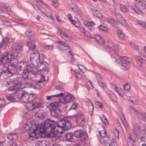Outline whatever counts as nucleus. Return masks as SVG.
I'll list each match as a JSON object with an SVG mask.
<instances>
[{"mask_svg": "<svg viewBox=\"0 0 146 146\" xmlns=\"http://www.w3.org/2000/svg\"><path fill=\"white\" fill-rule=\"evenodd\" d=\"M52 129L50 131V135L48 137H53L54 135L58 133H62L63 129L68 130L72 127L71 123L67 119L60 120L56 123L54 121V124L52 126Z\"/></svg>", "mask_w": 146, "mask_h": 146, "instance_id": "obj_1", "label": "nucleus"}, {"mask_svg": "<svg viewBox=\"0 0 146 146\" xmlns=\"http://www.w3.org/2000/svg\"><path fill=\"white\" fill-rule=\"evenodd\" d=\"M54 124V121L49 119H46L44 123H41V125H38V127H40L38 132V136L42 137L51 136L50 135V131L52 129L53 125Z\"/></svg>", "mask_w": 146, "mask_h": 146, "instance_id": "obj_2", "label": "nucleus"}, {"mask_svg": "<svg viewBox=\"0 0 146 146\" xmlns=\"http://www.w3.org/2000/svg\"><path fill=\"white\" fill-rule=\"evenodd\" d=\"M24 129L25 131H29L28 135L29 137L34 138L35 139L37 137L38 135L39 129L40 127L38 126L33 121L27 122L24 127Z\"/></svg>", "mask_w": 146, "mask_h": 146, "instance_id": "obj_3", "label": "nucleus"}, {"mask_svg": "<svg viewBox=\"0 0 146 146\" xmlns=\"http://www.w3.org/2000/svg\"><path fill=\"white\" fill-rule=\"evenodd\" d=\"M129 109L130 111L134 113L138 119L146 122V112L137 110L131 106H130Z\"/></svg>", "mask_w": 146, "mask_h": 146, "instance_id": "obj_4", "label": "nucleus"}, {"mask_svg": "<svg viewBox=\"0 0 146 146\" xmlns=\"http://www.w3.org/2000/svg\"><path fill=\"white\" fill-rule=\"evenodd\" d=\"M12 84H11L10 86L8 87V90L9 91H13L22 89V83L19 78H17L14 79L12 81Z\"/></svg>", "mask_w": 146, "mask_h": 146, "instance_id": "obj_5", "label": "nucleus"}, {"mask_svg": "<svg viewBox=\"0 0 146 146\" xmlns=\"http://www.w3.org/2000/svg\"><path fill=\"white\" fill-rule=\"evenodd\" d=\"M111 57L115 60L114 61L117 63H119L120 62H125V61H127L128 63L129 62H131V59L130 58L125 56L119 57L115 52H113L112 53Z\"/></svg>", "mask_w": 146, "mask_h": 146, "instance_id": "obj_6", "label": "nucleus"}, {"mask_svg": "<svg viewBox=\"0 0 146 146\" xmlns=\"http://www.w3.org/2000/svg\"><path fill=\"white\" fill-rule=\"evenodd\" d=\"M76 121L77 125L80 127H83L86 123V116L84 114L78 113L75 116Z\"/></svg>", "mask_w": 146, "mask_h": 146, "instance_id": "obj_7", "label": "nucleus"}, {"mask_svg": "<svg viewBox=\"0 0 146 146\" xmlns=\"http://www.w3.org/2000/svg\"><path fill=\"white\" fill-rule=\"evenodd\" d=\"M12 55H13L12 54H9L8 51H6L3 53L1 59V61H3L4 60H5L7 63H9L12 64L14 63V62H17V60L16 59L9 58V55H11V56L12 57Z\"/></svg>", "mask_w": 146, "mask_h": 146, "instance_id": "obj_8", "label": "nucleus"}, {"mask_svg": "<svg viewBox=\"0 0 146 146\" xmlns=\"http://www.w3.org/2000/svg\"><path fill=\"white\" fill-rule=\"evenodd\" d=\"M74 135L77 138H80L82 141H85L87 137L86 134L81 129H79L75 131L74 133Z\"/></svg>", "mask_w": 146, "mask_h": 146, "instance_id": "obj_9", "label": "nucleus"}, {"mask_svg": "<svg viewBox=\"0 0 146 146\" xmlns=\"http://www.w3.org/2000/svg\"><path fill=\"white\" fill-rule=\"evenodd\" d=\"M32 58H31V65L28 66L29 67V69L31 73L33 74H35L37 73L39 71V67L37 66H35L36 65V62H33Z\"/></svg>", "mask_w": 146, "mask_h": 146, "instance_id": "obj_10", "label": "nucleus"}, {"mask_svg": "<svg viewBox=\"0 0 146 146\" xmlns=\"http://www.w3.org/2000/svg\"><path fill=\"white\" fill-rule=\"evenodd\" d=\"M42 106L41 104L39 102H34L27 104V107L29 110H32L35 108H39Z\"/></svg>", "mask_w": 146, "mask_h": 146, "instance_id": "obj_11", "label": "nucleus"}, {"mask_svg": "<svg viewBox=\"0 0 146 146\" xmlns=\"http://www.w3.org/2000/svg\"><path fill=\"white\" fill-rule=\"evenodd\" d=\"M36 65L35 66H38L39 68H40V70H44L48 72V69L47 67L48 66V64L46 62L43 61L41 62L40 61L37 63H36Z\"/></svg>", "mask_w": 146, "mask_h": 146, "instance_id": "obj_12", "label": "nucleus"}, {"mask_svg": "<svg viewBox=\"0 0 146 146\" xmlns=\"http://www.w3.org/2000/svg\"><path fill=\"white\" fill-rule=\"evenodd\" d=\"M132 130L133 132L137 137H139L140 130L139 127L137 123H135L133 124L132 127Z\"/></svg>", "mask_w": 146, "mask_h": 146, "instance_id": "obj_13", "label": "nucleus"}, {"mask_svg": "<svg viewBox=\"0 0 146 146\" xmlns=\"http://www.w3.org/2000/svg\"><path fill=\"white\" fill-rule=\"evenodd\" d=\"M30 57L31 59L32 58L33 62L37 63L40 60V54L38 52H35L32 53Z\"/></svg>", "mask_w": 146, "mask_h": 146, "instance_id": "obj_14", "label": "nucleus"}, {"mask_svg": "<svg viewBox=\"0 0 146 146\" xmlns=\"http://www.w3.org/2000/svg\"><path fill=\"white\" fill-rule=\"evenodd\" d=\"M18 67L19 68V70H23L27 69L28 66H27V63L25 61H22L19 62L17 64Z\"/></svg>", "mask_w": 146, "mask_h": 146, "instance_id": "obj_15", "label": "nucleus"}, {"mask_svg": "<svg viewBox=\"0 0 146 146\" xmlns=\"http://www.w3.org/2000/svg\"><path fill=\"white\" fill-rule=\"evenodd\" d=\"M58 105L57 103L52 102L46 107V109L47 110L51 112L58 109Z\"/></svg>", "mask_w": 146, "mask_h": 146, "instance_id": "obj_16", "label": "nucleus"}, {"mask_svg": "<svg viewBox=\"0 0 146 146\" xmlns=\"http://www.w3.org/2000/svg\"><path fill=\"white\" fill-rule=\"evenodd\" d=\"M9 73L11 74V76L13 74L16 73L19 71L18 68H17L16 66L13 65H8V70Z\"/></svg>", "mask_w": 146, "mask_h": 146, "instance_id": "obj_17", "label": "nucleus"}, {"mask_svg": "<svg viewBox=\"0 0 146 146\" xmlns=\"http://www.w3.org/2000/svg\"><path fill=\"white\" fill-rule=\"evenodd\" d=\"M17 138V136L16 133H9L7 136V141L9 143H11Z\"/></svg>", "mask_w": 146, "mask_h": 146, "instance_id": "obj_18", "label": "nucleus"}, {"mask_svg": "<svg viewBox=\"0 0 146 146\" xmlns=\"http://www.w3.org/2000/svg\"><path fill=\"white\" fill-rule=\"evenodd\" d=\"M73 99V98L71 95L68 94L66 95L65 97L61 98L60 102L62 103H66Z\"/></svg>", "mask_w": 146, "mask_h": 146, "instance_id": "obj_19", "label": "nucleus"}, {"mask_svg": "<svg viewBox=\"0 0 146 146\" xmlns=\"http://www.w3.org/2000/svg\"><path fill=\"white\" fill-rule=\"evenodd\" d=\"M23 72L22 73V77L23 79H26L27 78H29L31 77L30 76L31 74L29 69V67L26 70H22Z\"/></svg>", "mask_w": 146, "mask_h": 146, "instance_id": "obj_20", "label": "nucleus"}, {"mask_svg": "<svg viewBox=\"0 0 146 146\" xmlns=\"http://www.w3.org/2000/svg\"><path fill=\"white\" fill-rule=\"evenodd\" d=\"M24 84L26 87L33 88H36V85L37 84V83L33 80H31L29 82H25Z\"/></svg>", "mask_w": 146, "mask_h": 146, "instance_id": "obj_21", "label": "nucleus"}, {"mask_svg": "<svg viewBox=\"0 0 146 146\" xmlns=\"http://www.w3.org/2000/svg\"><path fill=\"white\" fill-rule=\"evenodd\" d=\"M50 115L52 116L58 118H60L61 115V113L58 109L51 111Z\"/></svg>", "mask_w": 146, "mask_h": 146, "instance_id": "obj_22", "label": "nucleus"}, {"mask_svg": "<svg viewBox=\"0 0 146 146\" xmlns=\"http://www.w3.org/2000/svg\"><path fill=\"white\" fill-rule=\"evenodd\" d=\"M106 46L108 48H111L112 50L113 49L114 50V51H112V52H111V54L113 52H115V51H117L118 50V45H116L114 46L113 43L111 42H109L108 44Z\"/></svg>", "mask_w": 146, "mask_h": 146, "instance_id": "obj_23", "label": "nucleus"}, {"mask_svg": "<svg viewBox=\"0 0 146 146\" xmlns=\"http://www.w3.org/2000/svg\"><path fill=\"white\" fill-rule=\"evenodd\" d=\"M94 38L96 40L97 43L100 45H103L104 43V40L102 37L98 35H96Z\"/></svg>", "mask_w": 146, "mask_h": 146, "instance_id": "obj_24", "label": "nucleus"}, {"mask_svg": "<svg viewBox=\"0 0 146 146\" xmlns=\"http://www.w3.org/2000/svg\"><path fill=\"white\" fill-rule=\"evenodd\" d=\"M35 115L36 117L42 119L44 117L45 114L43 110H40L35 113Z\"/></svg>", "mask_w": 146, "mask_h": 146, "instance_id": "obj_25", "label": "nucleus"}, {"mask_svg": "<svg viewBox=\"0 0 146 146\" xmlns=\"http://www.w3.org/2000/svg\"><path fill=\"white\" fill-rule=\"evenodd\" d=\"M27 45L29 48L30 50H33L35 47V45L31 40L29 39L27 41Z\"/></svg>", "mask_w": 146, "mask_h": 146, "instance_id": "obj_26", "label": "nucleus"}, {"mask_svg": "<svg viewBox=\"0 0 146 146\" xmlns=\"http://www.w3.org/2000/svg\"><path fill=\"white\" fill-rule=\"evenodd\" d=\"M24 94V92L23 90H21V89H20L17 90V91L15 93V94L18 98L21 99Z\"/></svg>", "mask_w": 146, "mask_h": 146, "instance_id": "obj_27", "label": "nucleus"}, {"mask_svg": "<svg viewBox=\"0 0 146 146\" xmlns=\"http://www.w3.org/2000/svg\"><path fill=\"white\" fill-rule=\"evenodd\" d=\"M136 59L138 65L140 66H142L143 65V58L140 55H137L136 56Z\"/></svg>", "mask_w": 146, "mask_h": 146, "instance_id": "obj_28", "label": "nucleus"}, {"mask_svg": "<svg viewBox=\"0 0 146 146\" xmlns=\"http://www.w3.org/2000/svg\"><path fill=\"white\" fill-rule=\"evenodd\" d=\"M130 63L129 62L128 63L127 61H125V62H121V66L124 70H126L129 67Z\"/></svg>", "mask_w": 146, "mask_h": 146, "instance_id": "obj_29", "label": "nucleus"}, {"mask_svg": "<svg viewBox=\"0 0 146 146\" xmlns=\"http://www.w3.org/2000/svg\"><path fill=\"white\" fill-rule=\"evenodd\" d=\"M21 45L17 43H14L11 46L12 49L14 50H16L20 49L22 48Z\"/></svg>", "mask_w": 146, "mask_h": 146, "instance_id": "obj_30", "label": "nucleus"}, {"mask_svg": "<svg viewBox=\"0 0 146 146\" xmlns=\"http://www.w3.org/2000/svg\"><path fill=\"white\" fill-rule=\"evenodd\" d=\"M30 96L29 94L27 93H25L23 94L21 100L23 102H28L29 101Z\"/></svg>", "mask_w": 146, "mask_h": 146, "instance_id": "obj_31", "label": "nucleus"}, {"mask_svg": "<svg viewBox=\"0 0 146 146\" xmlns=\"http://www.w3.org/2000/svg\"><path fill=\"white\" fill-rule=\"evenodd\" d=\"M0 8L5 9L8 11H9L11 10V8L8 6V5L4 3H0Z\"/></svg>", "mask_w": 146, "mask_h": 146, "instance_id": "obj_32", "label": "nucleus"}, {"mask_svg": "<svg viewBox=\"0 0 146 146\" xmlns=\"http://www.w3.org/2000/svg\"><path fill=\"white\" fill-rule=\"evenodd\" d=\"M87 101H88V104L89 110L90 111H91L92 113L94 109V107L93 106V104L90 100L88 99H87Z\"/></svg>", "mask_w": 146, "mask_h": 146, "instance_id": "obj_33", "label": "nucleus"}, {"mask_svg": "<svg viewBox=\"0 0 146 146\" xmlns=\"http://www.w3.org/2000/svg\"><path fill=\"white\" fill-rule=\"evenodd\" d=\"M57 33L58 34L60 35L62 37L63 36L66 38H68L69 37V36H68L66 33L62 31L60 29H59L58 30Z\"/></svg>", "mask_w": 146, "mask_h": 146, "instance_id": "obj_34", "label": "nucleus"}, {"mask_svg": "<svg viewBox=\"0 0 146 146\" xmlns=\"http://www.w3.org/2000/svg\"><path fill=\"white\" fill-rule=\"evenodd\" d=\"M65 140L66 141H70L72 140L73 136L72 133H69L66 134L65 135Z\"/></svg>", "mask_w": 146, "mask_h": 146, "instance_id": "obj_35", "label": "nucleus"}, {"mask_svg": "<svg viewBox=\"0 0 146 146\" xmlns=\"http://www.w3.org/2000/svg\"><path fill=\"white\" fill-rule=\"evenodd\" d=\"M117 33L119 38L121 40H123L125 37L122 31L118 29L117 31Z\"/></svg>", "mask_w": 146, "mask_h": 146, "instance_id": "obj_36", "label": "nucleus"}, {"mask_svg": "<svg viewBox=\"0 0 146 146\" xmlns=\"http://www.w3.org/2000/svg\"><path fill=\"white\" fill-rule=\"evenodd\" d=\"M9 42V39L8 38H4L2 41V43L0 44L1 45V47H6Z\"/></svg>", "mask_w": 146, "mask_h": 146, "instance_id": "obj_37", "label": "nucleus"}, {"mask_svg": "<svg viewBox=\"0 0 146 146\" xmlns=\"http://www.w3.org/2000/svg\"><path fill=\"white\" fill-rule=\"evenodd\" d=\"M10 76H11V74L9 73V72L7 70L3 72L2 76L1 77V78H3L5 79H6Z\"/></svg>", "mask_w": 146, "mask_h": 146, "instance_id": "obj_38", "label": "nucleus"}, {"mask_svg": "<svg viewBox=\"0 0 146 146\" xmlns=\"http://www.w3.org/2000/svg\"><path fill=\"white\" fill-rule=\"evenodd\" d=\"M92 13L94 16L99 19H100L102 17L103 15L100 12L97 10L94 11Z\"/></svg>", "mask_w": 146, "mask_h": 146, "instance_id": "obj_39", "label": "nucleus"}, {"mask_svg": "<svg viewBox=\"0 0 146 146\" xmlns=\"http://www.w3.org/2000/svg\"><path fill=\"white\" fill-rule=\"evenodd\" d=\"M108 21L110 24L115 27H117L118 23L116 20L112 19H109Z\"/></svg>", "mask_w": 146, "mask_h": 146, "instance_id": "obj_40", "label": "nucleus"}, {"mask_svg": "<svg viewBox=\"0 0 146 146\" xmlns=\"http://www.w3.org/2000/svg\"><path fill=\"white\" fill-rule=\"evenodd\" d=\"M6 98L9 102H13L15 101V97L12 95L7 94L6 96Z\"/></svg>", "mask_w": 146, "mask_h": 146, "instance_id": "obj_41", "label": "nucleus"}, {"mask_svg": "<svg viewBox=\"0 0 146 146\" xmlns=\"http://www.w3.org/2000/svg\"><path fill=\"white\" fill-rule=\"evenodd\" d=\"M131 8L137 13L139 14H141L142 13L141 10L139 9L136 6L132 5L131 6Z\"/></svg>", "mask_w": 146, "mask_h": 146, "instance_id": "obj_42", "label": "nucleus"}, {"mask_svg": "<svg viewBox=\"0 0 146 146\" xmlns=\"http://www.w3.org/2000/svg\"><path fill=\"white\" fill-rule=\"evenodd\" d=\"M63 93L61 92L59 94L55 95H54L46 96V98L47 100H49L52 97L62 96H63Z\"/></svg>", "mask_w": 146, "mask_h": 146, "instance_id": "obj_43", "label": "nucleus"}, {"mask_svg": "<svg viewBox=\"0 0 146 146\" xmlns=\"http://www.w3.org/2000/svg\"><path fill=\"white\" fill-rule=\"evenodd\" d=\"M109 96L110 97V99L113 101L116 102L117 101V98L115 95H114L112 93L110 92L109 93Z\"/></svg>", "mask_w": 146, "mask_h": 146, "instance_id": "obj_44", "label": "nucleus"}, {"mask_svg": "<svg viewBox=\"0 0 146 146\" xmlns=\"http://www.w3.org/2000/svg\"><path fill=\"white\" fill-rule=\"evenodd\" d=\"M8 65L6 64H2L0 66V69L4 71L8 70Z\"/></svg>", "mask_w": 146, "mask_h": 146, "instance_id": "obj_45", "label": "nucleus"}, {"mask_svg": "<svg viewBox=\"0 0 146 146\" xmlns=\"http://www.w3.org/2000/svg\"><path fill=\"white\" fill-rule=\"evenodd\" d=\"M67 17L68 18L70 22L73 25H75V27L78 28V27L76 26L75 24L76 23V22L72 19V16L70 14H68L67 15Z\"/></svg>", "mask_w": 146, "mask_h": 146, "instance_id": "obj_46", "label": "nucleus"}, {"mask_svg": "<svg viewBox=\"0 0 146 146\" xmlns=\"http://www.w3.org/2000/svg\"><path fill=\"white\" fill-rule=\"evenodd\" d=\"M85 25L87 26H93L94 25V23L92 21H86L84 22Z\"/></svg>", "mask_w": 146, "mask_h": 146, "instance_id": "obj_47", "label": "nucleus"}, {"mask_svg": "<svg viewBox=\"0 0 146 146\" xmlns=\"http://www.w3.org/2000/svg\"><path fill=\"white\" fill-rule=\"evenodd\" d=\"M101 119L102 122L104 123L105 125L108 124V123L107 119L105 116L103 114L101 115Z\"/></svg>", "mask_w": 146, "mask_h": 146, "instance_id": "obj_48", "label": "nucleus"}, {"mask_svg": "<svg viewBox=\"0 0 146 146\" xmlns=\"http://www.w3.org/2000/svg\"><path fill=\"white\" fill-rule=\"evenodd\" d=\"M0 15L5 17H9V15L6 12L1 11H0Z\"/></svg>", "mask_w": 146, "mask_h": 146, "instance_id": "obj_49", "label": "nucleus"}, {"mask_svg": "<svg viewBox=\"0 0 146 146\" xmlns=\"http://www.w3.org/2000/svg\"><path fill=\"white\" fill-rule=\"evenodd\" d=\"M6 102L4 99H0V108L4 106L6 104Z\"/></svg>", "mask_w": 146, "mask_h": 146, "instance_id": "obj_50", "label": "nucleus"}, {"mask_svg": "<svg viewBox=\"0 0 146 146\" xmlns=\"http://www.w3.org/2000/svg\"><path fill=\"white\" fill-rule=\"evenodd\" d=\"M131 47L137 51L139 50V47L138 45L135 43L132 42L131 44Z\"/></svg>", "mask_w": 146, "mask_h": 146, "instance_id": "obj_51", "label": "nucleus"}, {"mask_svg": "<svg viewBox=\"0 0 146 146\" xmlns=\"http://www.w3.org/2000/svg\"><path fill=\"white\" fill-rule=\"evenodd\" d=\"M117 91L118 92H117L118 94L121 97H123L125 94L124 91L121 89L117 90Z\"/></svg>", "mask_w": 146, "mask_h": 146, "instance_id": "obj_52", "label": "nucleus"}, {"mask_svg": "<svg viewBox=\"0 0 146 146\" xmlns=\"http://www.w3.org/2000/svg\"><path fill=\"white\" fill-rule=\"evenodd\" d=\"M99 135L101 138L105 137L106 136V132L104 131H102L99 132Z\"/></svg>", "mask_w": 146, "mask_h": 146, "instance_id": "obj_53", "label": "nucleus"}, {"mask_svg": "<svg viewBox=\"0 0 146 146\" xmlns=\"http://www.w3.org/2000/svg\"><path fill=\"white\" fill-rule=\"evenodd\" d=\"M121 11L123 12H126L127 11V8L125 6L123 5H120Z\"/></svg>", "mask_w": 146, "mask_h": 146, "instance_id": "obj_54", "label": "nucleus"}, {"mask_svg": "<svg viewBox=\"0 0 146 146\" xmlns=\"http://www.w3.org/2000/svg\"><path fill=\"white\" fill-rule=\"evenodd\" d=\"M140 129L142 131H143L145 134L146 136V125L144 124L140 127Z\"/></svg>", "mask_w": 146, "mask_h": 146, "instance_id": "obj_55", "label": "nucleus"}, {"mask_svg": "<svg viewBox=\"0 0 146 146\" xmlns=\"http://www.w3.org/2000/svg\"><path fill=\"white\" fill-rule=\"evenodd\" d=\"M137 25L139 27H146V24L143 21H139L137 23Z\"/></svg>", "mask_w": 146, "mask_h": 146, "instance_id": "obj_56", "label": "nucleus"}, {"mask_svg": "<svg viewBox=\"0 0 146 146\" xmlns=\"http://www.w3.org/2000/svg\"><path fill=\"white\" fill-rule=\"evenodd\" d=\"M25 35L28 36H32L33 34L31 31L27 30L25 33Z\"/></svg>", "mask_w": 146, "mask_h": 146, "instance_id": "obj_57", "label": "nucleus"}, {"mask_svg": "<svg viewBox=\"0 0 146 146\" xmlns=\"http://www.w3.org/2000/svg\"><path fill=\"white\" fill-rule=\"evenodd\" d=\"M57 42L58 43L59 45H62L64 46L68 47V45L67 44L64 42L62 41H57Z\"/></svg>", "mask_w": 146, "mask_h": 146, "instance_id": "obj_58", "label": "nucleus"}, {"mask_svg": "<svg viewBox=\"0 0 146 146\" xmlns=\"http://www.w3.org/2000/svg\"><path fill=\"white\" fill-rule=\"evenodd\" d=\"M120 23L123 26H124L126 28L128 27V25L126 23L125 20L124 19L120 21Z\"/></svg>", "mask_w": 146, "mask_h": 146, "instance_id": "obj_59", "label": "nucleus"}, {"mask_svg": "<svg viewBox=\"0 0 146 146\" xmlns=\"http://www.w3.org/2000/svg\"><path fill=\"white\" fill-rule=\"evenodd\" d=\"M130 86L127 83L125 84L124 85V88L125 91H128V90L130 89Z\"/></svg>", "mask_w": 146, "mask_h": 146, "instance_id": "obj_60", "label": "nucleus"}, {"mask_svg": "<svg viewBox=\"0 0 146 146\" xmlns=\"http://www.w3.org/2000/svg\"><path fill=\"white\" fill-rule=\"evenodd\" d=\"M106 138L107 139L105 140V142L106 144L108 143V144H109L112 141L111 140L109 136H107Z\"/></svg>", "mask_w": 146, "mask_h": 146, "instance_id": "obj_61", "label": "nucleus"}, {"mask_svg": "<svg viewBox=\"0 0 146 146\" xmlns=\"http://www.w3.org/2000/svg\"><path fill=\"white\" fill-rule=\"evenodd\" d=\"M98 82L99 83V85L102 88H104L105 86V84L104 82L103 81H100L99 79L98 78Z\"/></svg>", "mask_w": 146, "mask_h": 146, "instance_id": "obj_62", "label": "nucleus"}, {"mask_svg": "<svg viewBox=\"0 0 146 146\" xmlns=\"http://www.w3.org/2000/svg\"><path fill=\"white\" fill-rule=\"evenodd\" d=\"M98 28L100 30L106 32H107L108 30V29L107 27L102 25H101L100 26L98 27Z\"/></svg>", "mask_w": 146, "mask_h": 146, "instance_id": "obj_63", "label": "nucleus"}, {"mask_svg": "<svg viewBox=\"0 0 146 146\" xmlns=\"http://www.w3.org/2000/svg\"><path fill=\"white\" fill-rule=\"evenodd\" d=\"M3 25L7 26H9L11 25L10 22L6 20L3 21Z\"/></svg>", "mask_w": 146, "mask_h": 146, "instance_id": "obj_64", "label": "nucleus"}]
</instances>
